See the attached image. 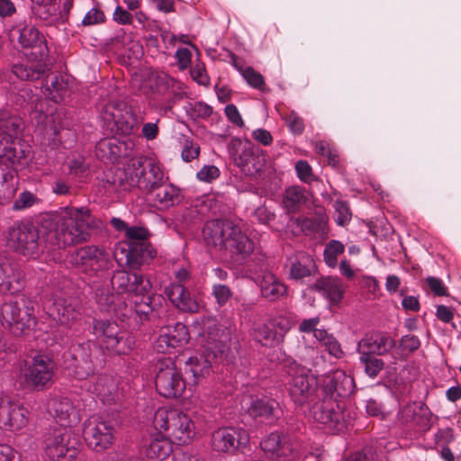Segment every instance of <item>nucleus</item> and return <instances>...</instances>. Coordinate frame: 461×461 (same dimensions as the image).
<instances>
[{
  "label": "nucleus",
  "instance_id": "obj_1",
  "mask_svg": "<svg viewBox=\"0 0 461 461\" xmlns=\"http://www.w3.org/2000/svg\"><path fill=\"white\" fill-rule=\"evenodd\" d=\"M40 227L42 240L50 249H65L90 239L94 216L86 206H65L41 215Z\"/></svg>",
  "mask_w": 461,
  "mask_h": 461
},
{
  "label": "nucleus",
  "instance_id": "obj_2",
  "mask_svg": "<svg viewBox=\"0 0 461 461\" xmlns=\"http://www.w3.org/2000/svg\"><path fill=\"white\" fill-rule=\"evenodd\" d=\"M101 312L113 315L133 330H139L145 322L164 325L168 305L161 294L149 292L136 294L130 303L118 295L102 291L96 295Z\"/></svg>",
  "mask_w": 461,
  "mask_h": 461
},
{
  "label": "nucleus",
  "instance_id": "obj_3",
  "mask_svg": "<svg viewBox=\"0 0 461 461\" xmlns=\"http://www.w3.org/2000/svg\"><path fill=\"white\" fill-rule=\"evenodd\" d=\"M22 119L6 109H0V204L8 203L17 187L15 166L23 165L28 152L21 138Z\"/></svg>",
  "mask_w": 461,
  "mask_h": 461
},
{
  "label": "nucleus",
  "instance_id": "obj_4",
  "mask_svg": "<svg viewBox=\"0 0 461 461\" xmlns=\"http://www.w3.org/2000/svg\"><path fill=\"white\" fill-rule=\"evenodd\" d=\"M10 36H16L23 49H30L25 63L12 66V72L21 80L34 81L40 79L50 69L49 47L44 35L39 29L26 21L16 23L10 31Z\"/></svg>",
  "mask_w": 461,
  "mask_h": 461
},
{
  "label": "nucleus",
  "instance_id": "obj_5",
  "mask_svg": "<svg viewBox=\"0 0 461 461\" xmlns=\"http://www.w3.org/2000/svg\"><path fill=\"white\" fill-rule=\"evenodd\" d=\"M0 323L15 337L30 335L38 324L33 301L25 295L4 300L0 305Z\"/></svg>",
  "mask_w": 461,
  "mask_h": 461
},
{
  "label": "nucleus",
  "instance_id": "obj_6",
  "mask_svg": "<svg viewBox=\"0 0 461 461\" xmlns=\"http://www.w3.org/2000/svg\"><path fill=\"white\" fill-rule=\"evenodd\" d=\"M100 117L105 131L123 137L133 133L137 122L132 105L122 99L107 102L101 110Z\"/></svg>",
  "mask_w": 461,
  "mask_h": 461
},
{
  "label": "nucleus",
  "instance_id": "obj_7",
  "mask_svg": "<svg viewBox=\"0 0 461 461\" xmlns=\"http://www.w3.org/2000/svg\"><path fill=\"white\" fill-rule=\"evenodd\" d=\"M152 423L157 430L169 431L181 444L188 443L195 434L190 417L171 405L159 407L155 411Z\"/></svg>",
  "mask_w": 461,
  "mask_h": 461
},
{
  "label": "nucleus",
  "instance_id": "obj_8",
  "mask_svg": "<svg viewBox=\"0 0 461 461\" xmlns=\"http://www.w3.org/2000/svg\"><path fill=\"white\" fill-rule=\"evenodd\" d=\"M92 330L97 340L112 354L128 355L134 348V337L122 330L116 321L94 318Z\"/></svg>",
  "mask_w": 461,
  "mask_h": 461
},
{
  "label": "nucleus",
  "instance_id": "obj_9",
  "mask_svg": "<svg viewBox=\"0 0 461 461\" xmlns=\"http://www.w3.org/2000/svg\"><path fill=\"white\" fill-rule=\"evenodd\" d=\"M286 384L294 403H306V400L317 388V378L311 369L289 358L284 362Z\"/></svg>",
  "mask_w": 461,
  "mask_h": 461
},
{
  "label": "nucleus",
  "instance_id": "obj_10",
  "mask_svg": "<svg viewBox=\"0 0 461 461\" xmlns=\"http://www.w3.org/2000/svg\"><path fill=\"white\" fill-rule=\"evenodd\" d=\"M121 174H129L131 185H137L149 195L165 181L160 166L145 156L131 158L127 170Z\"/></svg>",
  "mask_w": 461,
  "mask_h": 461
},
{
  "label": "nucleus",
  "instance_id": "obj_11",
  "mask_svg": "<svg viewBox=\"0 0 461 461\" xmlns=\"http://www.w3.org/2000/svg\"><path fill=\"white\" fill-rule=\"evenodd\" d=\"M42 307L50 319L68 328H71L81 317V307L77 300L66 296L60 290L46 294Z\"/></svg>",
  "mask_w": 461,
  "mask_h": 461
},
{
  "label": "nucleus",
  "instance_id": "obj_12",
  "mask_svg": "<svg viewBox=\"0 0 461 461\" xmlns=\"http://www.w3.org/2000/svg\"><path fill=\"white\" fill-rule=\"evenodd\" d=\"M265 454L275 461H303L306 455L297 441H293L290 436L283 432L275 431L260 442Z\"/></svg>",
  "mask_w": 461,
  "mask_h": 461
},
{
  "label": "nucleus",
  "instance_id": "obj_13",
  "mask_svg": "<svg viewBox=\"0 0 461 461\" xmlns=\"http://www.w3.org/2000/svg\"><path fill=\"white\" fill-rule=\"evenodd\" d=\"M155 386L157 392L165 398H177L181 396L186 380L176 368L175 361L170 357H163L157 363Z\"/></svg>",
  "mask_w": 461,
  "mask_h": 461
},
{
  "label": "nucleus",
  "instance_id": "obj_14",
  "mask_svg": "<svg viewBox=\"0 0 461 461\" xmlns=\"http://www.w3.org/2000/svg\"><path fill=\"white\" fill-rule=\"evenodd\" d=\"M46 456L52 461H72L77 455L71 434L62 427L50 428L43 435Z\"/></svg>",
  "mask_w": 461,
  "mask_h": 461
},
{
  "label": "nucleus",
  "instance_id": "obj_15",
  "mask_svg": "<svg viewBox=\"0 0 461 461\" xmlns=\"http://www.w3.org/2000/svg\"><path fill=\"white\" fill-rule=\"evenodd\" d=\"M95 345L87 340L72 344L66 356V368L77 380H85L95 374L93 349Z\"/></svg>",
  "mask_w": 461,
  "mask_h": 461
},
{
  "label": "nucleus",
  "instance_id": "obj_16",
  "mask_svg": "<svg viewBox=\"0 0 461 461\" xmlns=\"http://www.w3.org/2000/svg\"><path fill=\"white\" fill-rule=\"evenodd\" d=\"M40 231L32 221H16L9 229L8 242L17 252L24 256L38 253Z\"/></svg>",
  "mask_w": 461,
  "mask_h": 461
},
{
  "label": "nucleus",
  "instance_id": "obj_17",
  "mask_svg": "<svg viewBox=\"0 0 461 461\" xmlns=\"http://www.w3.org/2000/svg\"><path fill=\"white\" fill-rule=\"evenodd\" d=\"M83 435L88 447L96 452L109 448L114 442L113 426L99 416H92L85 422Z\"/></svg>",
  "mask_w": 461,
  "mask_h": 461
},
{
  "label": "nucleus",
  "instance_id": "obj_18",
  "mask_svg": "<svg viewBox=\"0 0 461 461\" xmlns=\"http://www.w3.org/2000/svg\"><path fill=\"white\" fill-rule=\"evenodd\" d=\"M249 442L248 431L242 428L222 427L211 435V446L219 453L233 455Z\"/></svg>",
  "mask_w": 461,
  "mask_h": 461
},
{
  "label": "nucleus",
  "instance_id": "obj_19",
  "mask_svg": "<svg viewBox=\"0 0 461 461\" xmlns=\"http://www.w3.org/2000/svg\"><path fill=\"white\" fill-rule=\"evenodd\" d=\"M310 414L315 421L323 424L332 432L342 431L351 421L346 405H312Z\"/></svg>",
  "mask_w": 461,
  "mask_h": 461
},
{
  "label": "nucleus",
  "instance_id": "obj_20",
  "mask_svg": "<svg viewBox=\"0 0 461 461\" xmlns=\"http://www.w3.org/2000/svg\"><path fill=\"white\" fill-rule=\"evenodd\" d=\"M116 255L122 256L120 259L124 258L130 269L140 270L142 266L149 264L155 258L157 251L150 241L119 242L116 246Z\"/></svg>",
  "mask_w": 461,
  "mask_h": 461
},
{
  "label": "nucleus",
  "instance_id": "obj_21",
  "mask_svg": "<svg viewBox=\"0 0 461 461\" xmlns=\"http://www.w3.org/2000/svg\"><path fill=\"white\" fill-rule=\"evenodd\" d=\"M75 262L80 271L89 276H98L111 264L105 250L96 246H85L77 249Z\"/></svg>",
  "mask_w": 461,
  "mask_h": 461
},
{
  "label": "nucleus",
  "instance_id": "obj_22",
  "mask_svg": "<svg viewBox=\"0 0 461 461\" xmlns=\"http://www.w3.org/2000/svg\"><path fill=\"white\" fill-rule=\"evenodd\" d=\"M111 285L115 295L136 294L149 292L152 284L148 276L141 273H131L126 270H117L111 277ZM114 294V293H113Z\"/></svg>",
  "mask_w": 461,
  "mask_h": 461
},
{
  "label": "nucleus",
  "instance_id": "obj_23",
  "mask_svg": "<svg viewBox=\"0 0 461 461\" xmlns=\"http://www.w3.org/2000/svg\"><path fill=\"white\" fill-rule=\"evenodd\" d=\"M32 13L46 23L68 22L74 0H31Z\"/></svg>",
  "mask_w": 461,
  "mask_h": 461
},
{
  "label": "nucleus",
  "instance_id": "obj_24",
  "mask_svg": "<svg viewBox=\"0 0 461 461\" xmlns=\"http://www.w3.org/2000/svg\"><path fill=\"white\" fill-rule=\"evenodd\" d=\"M55 364L48 355L37 354L25 369V381L36 390H42L54 375Z\"/></svg>",
  "mask_w": 461,
  "mask_h": 461
},
{
  "label": "nucleus",
  "instance_id": "obj_25",
  "mask_svg": "<svg viewBox=\"0 0 461 461\" xmlns=\"http://www.w3.org/2000/svg\"><path fill=\"white\" fill-rule=\"evenodd\" d=\"M254 241L241 229L234 224L233 229L227 236L223 250L229 254L230 259L235 265L244 264L246 259L254 251Z\"/></svg>",
  "mask_w": 461,
  "mask_h": 461
},
{
  "label": "nucleus",
  "instance_id": "obj_26",
  "mask_svg": "<svg viewBox=\"0 0 461 461\" xmlns=\"http://www.w3.org/2000/svg\"><path fill=\"white\" fill-rule=\"evenodd\" d=\"M354 386V379L351 376L347 375L343 371L335 372L323 385L322 402L341 403L345 402L353 393Z\"/></svg>",
  "mask_w": 461,
  "mask_h": 461
},
{
  "label": "nucleus",
  "instance_id": "obj_27",
  "mask_svg": "<svg viewBox=\"0 0 461 461\" xmlns=\"http://www.w3.org/2000/svg\"><path fill=\"white\" fill-rule=\"evenodd\" d=\"M233 226V221L226 219L206 221L202 229V236L205 245L222 251L227 241V236H229Z\"/></svg>",
  "mask_w": 461,
  "mask_h": 461
},
{
  "label": "nucleus",
  "instance_id": "obj_28",
  "mask_svg": "<svg viewBox=\"0 0 461 461\" xmlns=\"http://www.w3.org/2000/svg\"><path fill=\"white\" fill-rule=\"evenodd\" d=\"M329 221L324 212H316L312 217L290 216L286 227L294 236H310L323 231Z\"/></svg>",
  "mask_w": 461,
  "mask_h": 461
},
{
  "label": "nucleus",
  "instance_id": "obj_29",
  "mask_svg": "<svg viewBox=\"0 0 461 461\" xmlns=\"http://www.w3.org/2000/svg\"><path fill=\"white\" fill-rule=\"evenodd\" d=\"M396 342L386 332L366 333L357 344V351L375 356H384L391 352Z\"/></svg>",
  "mask_w": 461,
  "mask_h": 461
},
{
  "label": "nucleus",
  "instance_id": "obj_30",
  "mask_svg": "<svg viewBox=\"0 0 461 461\" xmlns=\"http://www.w3.org/2000/svg\"><path fill=\"white\" fill-rule=\"evenodd\" d=\"M165 294L172 304L184 312L195 313L200 310V304L185 285L169 284Z\"/></svg>",
  "mask_w": 461,
  "mask_h": 461
},
{
  "label": "nucleus",
  "instance_id": "obj_31",
  "mask_svg": "<svg viewBox=\"0 0 461 461\" xmlns=\"http://www.w3.org/2000/svg\"><path fill=\"white\" fill-rule=\"evenodd\" d=\"M133 146L134 143L130 140H122L118 138L112 137L101 140L96 145V149L98 152L102 153V158L115 162L121 158L131 157Z\"/></svg>",
  "mask_w": 461,
  "mask_h": 461
},
{
  "label": "nucleus",
  "instance_id": "obj_32",
  "mask_svg": "<svg viewBox=\"0 0 461 461\" xmlns=\"http://www.w3.org/2000/svg\"><path fill=\"white\" fill-rule=\"evenodd\" d=\"M309 290L321 294L333 306L339 305L344 297L341 281L337 277L321 276L309 285Z\"/></svg>",
  "mask_w": 461,
  "mask_h": 461
},
{
  "label": "nucleus",
  "instance_id": "obj_33",
  "mask_svg": "<svg viewBox=\"0 0 461 461\" xmlns=\"http://www.w3.org/2000/svg\"><path fill=\"white\" fill-rule=\"evenodd\" d=\"M405 422L418 427L420 431H427L434 422V416L428 405H403L399 411Z\"/></svg>",
  "mask_w": 461,
  "mask_h": 461
},
{
  "label": "nucleus",
  "instance_id": "obj_34",
  "mask_svg": "<svg viewBox=\"0 0 461 461\" xmlns=\"http://www.w3.org/2000/svg\"><path fill=\"white\" fill-rule=\"evenodd\" d=\"M185 379L195 385L212 372L211 360L203 354L191 356L185 363Z\"/></svg>",
  "mask_w": 461,
  "mask_h": 461
},
{
  "label": "nucleus",
  "instance_id": "obj_35",
  "mask_svg": "<svg viewBox=\"0 0 461 461\" xmlns=\"http://www.w3.org/2000/svg\"><path fill=\"white\" fill-rule=\"evenodd\" d=\"M150 196L158 209H168L179 204L183 199L182 191L166 180L153 192Z\"/></svg>",
  "mask_w": 461,
  "mask_h": 461
},
{
  "label": "nucleus",
  "instance_id": "obj_36",
  "mask_svg": "<svg viewBox=\"0 0 461 461\" xmlns=\"http://www.w3.org/2000/svg\"><path fill=\"white\" fill-rule=\"evenodd\" d=\"M308 200L307 191L304 187L292 185L285 190L282 197V206L289 217L294 216L302 211Z\"/></svg>",
  "mask_w": 461,
  "mask_h": 461
},
{
  "label": "nucleus",
  "instance_id": "obj_37",
  "mask_svg": "<svg viewBox=\"0 0 461 461\" xmlns=\"http://www.w3.org/2000/svg\"><path fill=\"white\" fill-rule=\"evenodd\" d=\"M173 77L168 75L157 76L152 86V93L162 96L165 100L164 105L161 107L165 112L171 111L176 104V99L180 100L183 98L181 93L176 92L172 89Z\"/></svg>",
  "mask_w": 461,
  "mask_h": 461
},
{
  "label": "nucleus",
  "instance_id": "obj_38",
  "mask_svg": "<svg viewBox=\"0 0 461 461\" xmlns=\"http://www.w3.org/2000/svg\"><path fill=\"white\" fill-rule=\"evenodd\" d=\"M317 270V266L310 256L290 258L288 278L303 285L306 283V278L314 276Z\"/></svg>",
  "mask_w": 461,
  "mask_h": 461
},
{
  "label": "nucleus",
  "instance_id": "obj_39",
  "mask_svg": "<svg viewBox=\"0 0 461 461\" xmlns=\"http://www.w3.org/2000/svg\"><path fill=\"white\" fill-rule=\"evenodd\" d=\"M3 423L11 430H18L28 422L29 411L24 405H0Z\"/></svg>",
  "mask_w": 461,
  "mask_h": 461
},
{
  "label": "nucleus",
  "instance_id": "obj_40",
  "mask_svg": "<svg viewBox=\"0 0 461 461\" xmlns=\"http://www.w3.org/2000/svg\"><path fill=\"white\" fill-rule=\"evenodd\" d=\"M261 295L269 302H276L286 295L287 286L272 273H264L260 280Z\"/></svg>",
  "mask_w": 461,
  "mask_h": 461
},
{
  "label": "nucleus",
  "instance_id": "obj_41",
  "mask_svg": "<svg viewBox=\"0 0 461 461\" xmlns=\"http://www.w3.org/2000/svg\"><path fill=\"white\" fill-rule=\"evenodd\" d=\"M48 413L59 426L68 429V426L80 421L78 411L74 405H48Z\"/></svg>",
  "mask_w": 461,
  "mask_h": 461
},
{
  "label": "nucleus",
  "instance_id": "obj_42",
  "mask_svg": "<svg viewBox=\"0 0 461 461\" xmlns=\"http://www.w3.org/2000/svg\"><path fill=\"white\" fill-rule=\"evenodd\" d=\"M69 86V80L61 75H55L49 80H46L43 86L44 95L51 101L59 104L63 101L67 95Z\"/></svg>",
  "mask_w": 461,
  "mask_h": 461
},
{
  "label": "nucleus",
  "instance_id": "obj_43",
  "mask_svg": "<svg viewBox=\"0 0 461 461\" xmlns=\"http://www.w3.org/2000/svg\"><path fill=\"white\" fill-rule=\"evenodd\" d=\"M173 452V443L167 437L158 435L147 447L145 453L148 458L164 460Z\"/></svg>",
  "mask_w": 461,
  "mask_h": 461
},
{
  "label": "nucleus",
  "instance_id": "obj_44",
  "mask_svg": "<svg viewBox=\"0 0 461 461\" xmlns=\"http://www.w3.org/2000/svg\"><path fill=\"white\" fill-rule=\"evenodd\" d=\"M253 338L256 342L267 348L276 347L283 341L280 333H277L268 321L253 329Z\"/></svg>",
  "mask_w": 461,
  "mask_h": 461
},
{
  "label": "nucleus",
  "instance_id": "obj_45",
  "mask_svg": "<svg viewBox=\"0 0 461 461\" xmlns=\"http://www.w3.org/2000/svg\"><path fill=\"white\" fill-rule=\"evenodd\" d=\"M190 335L186 325L182 322H176L172 327H167V332L160 335L159 339L165 342L168 347L177 348L186 344L189 341Z\"/></svg>",
  "mask_w": 461,
  "mask_h": 461
},
{
  "label": "nucleus",
  "instance_id": "obj_46",
  "mask_svg": "<svg viewBox=\"0 0 461 461\" xmlns=\"http://www.w3.org/2000/svg\"><path fill=\"white\" fill-rule=\"evenodd\" d=\"M235 164L247 176H253L262 170L263 164L260 158L255 155L251 149H245L234 158Z\"/></svg>",
  "mask_w": 461,
  "mask_h": 461
},
{
  "label": "nucleus",
  "instance_id": "obj_47",
  "mask_svg": "<svg viewBox=\"0 0 461 461\" xmlns=\"http://www.w3.org/2000/svg\"><path fill=\"white\" fill-rule=\"evenodd\" d=\"M221 204L214 194H206L195 198L192 203L194 211L201 215L212 213L217 215L221 212Z\"/></svg>",
  "mask_w": 461,
  "mask_h": 461
},
{
  "label": "nucleus",
  "instance_id": "obj_48",
  "mask_svg": "<svg viewBox=\"0 0 461 461\" xmlns=\"http://www.w3.org/2000/svg\"><path fill=\"white\" fill-rule=\"evenodd\" d=\"M186 116L194 122L199 120L208 119L213 113L212 106L209 105L203 101H195L194 103H187L185 105Z\"/></svg>",
  "mask_w": 461,
  "mask_h": 461
},
{
  "label": "nucleus",
  "instance_id": "obj_49",
  "mask_svg": "<svg viewBox=\"0 0 461 461\" xmlns=\"http://www.w3.org/2000/svg\"><path fill=\"white\" fill-rule=\"evenodd\" d=\"M68 175L76 181L84 182L90 175V167L84 156L70 158L68 162Z\"/></svg>",
  "mask_w": 461,
  "mask_h": 461
},
{
  "label": "nucleus",
  "instance_id": "obj_50",
  "mask_svg": "<svg viewBox=\"0 0 461 461\" xmlns=\"http://www.w3.org/2000/svg\"><path fill=\"white\" fill-rule=\"evenodd\" d=\"M359 353V361L363 366L365 373L371 378H375L384 367V362L379 356Z\"/></svg>",
  "mask_w": 461,
  "mask_h": 461
},
{
  "label": "nucleus",
  "instance_id": "obj_51",
  "mask_svg": "<svg viewBox=\"0 0 461 461\" xmlns=\"http://www.w3.org/2000/svg\"><path fill=\"white\" fill-rule=\"evenodd\" d=\"M345 251L344 244L337 240H330L323 251V259L330 267H335L338 265V257Z\"/></svg>",
  "mask_w": 461,
  "mask_h": 461
},
{
  "label": "nucleus",
  "instance_id": "obj_52",
  "mask_svg": "<svg viewBox=\"0 0 461 461\" xmlns=\"http://www.w3.org/2000/svg\"><path fill=\"white\" fill-rule=\"evenodd\" d=\"M241 74L248 85L252 88L262 93L269 92V88L266 85L264 77L252 67H247Z\"/></svg>",
  "mask_w": 461,
  "mask_h": 461
},
{
  "label": "nucleus",
  "instance_id": "obj_53",
  "mask_svg": "<svg viewBox=\"0 0 461 461\" xmlns=\"http://www.w3.org/2000/svg\"><path fill=\"white\" fill-rule=\"evenodd\" d=\"M106 22V16L99 2H95L94 6L86 12L81 24L84 27L103 24Z\"/></svg>",
  "mask_w": 461,
  "mask_h": 461
},
{
  "label": "nucleus",
  "instance_id": "obj_54",
  "mask_svg": "<svg viewBox=\"0 0 461 461\" xmlns=\"http://www.w3.org/2000/svg\"><path fill=\"white\" fill-rule=\"evenodd\" d=\"M123 179L122 176H118L112 170L104 172V176L101 179L100 185L104 189L105 194H113L119 191L122 185Z\"/></svg>",
  "mask_w": 461,
  "mask_h": 461
},
{
  "label": "nucleus",
  "instance_id": "obj_55",
  "mask_svg": "<svg viewBox=\"0 0 461 461\" xmlns=\"http://www.w3.org/2000/svg\"><path fill=\"white\" fill-rule=\"evenodd\" d=\"M247 411L250 417L261 422H272L274 420L272 405H249Z\"/></svg>",
  "mask_w": 461,
  "mask_h": 461
},
{
  "label": "nucleus",
  "instance_id": "obj_56",
  "mask_svg": "<svg viewBox=\"0 0 461 461\" xmlns=\"http://www.w3.org/2000/svg\"><path fill=\"white\" fill-rule=\"evenodd\" d=\"M41 199L34 194L33 193L24 190L22 192L18 198L13 203L14 211H23L25 209H29L35 205L36 203H41Z\"/></svg>",
  "mask_w": 461,
  "mask_h": 461
},
{
  "label": "nucleus",
  "instance_id": "obj_57",
  "mask_svg": "<svg viewBox=\"0 0 461 461\" xmlns=\"http://www.w3.org/2000/svg\"><path fill=\"white\" fill-rule=\"evenodd\" d=\"M149 237H150V233L147 228L140 227V226H131V227L128 226L126 232H125V240H121L120 242L130 243L131 241H134V242L150 241Z\"/></svg>",
  "mask_w": 461,
  "mask_h": 461
},
{
  "label": "nucleus",
  "instance_id": "obj_58",
  "mask_svg": "<svg viewBox=\"0 0 461 461\" xmlns=\"http://www.w3.org/2000/svg\"><path fill=\"white\" fill-rule=\"evenodd\" d=\"M289 131L294 135H302L305 129L304 120L294 110L283 117Z\"/></svg>",
  "mask_w": 461,
  "mask_h": 461
},
{
  "label": "nucleus",
  "instance_id": "obj_59",
  "mask_svg": "<svg viewBox=\"0 0 461 461\" xmlns=\"http://www.w3.org/2000/svg\"><path fill=\"white\" fill-rule=\"evenodd\" d=\"M191 77L198 85L209 86L211 78L207 73L205 64L197 59L190 70Z\"/></svg>",
  "mask_w": 461,
  "mask_h": 461
},
{
  "label": "nucleus",
  "instance_id": "obj_60",
  "mask_svg": "<svg viewBox=\"0 0 461 461\" xmlns=\"http://www.w3.org/2000/svg\"><path fill=\"white\" fill-rule=\"evenodd\" d=\"M212 295L219 307H223L230 300L233 293L230 286L222 284H214L212 286Z\"/></svg>",
  "mask_w": 461,
  "mask_h": 461
},
{
  "label": "nucleus",
  "instance_id": "obj_61",
  "mask_svg": "<svg viewBox=\"0 0 461 461\" xmlns=\"http://www.w3.org/2000/svg\"><path fill=\"white\" fill-rule=\"evenodd\" d=\"M336 222L340 226H345L351 220L350 208L347 202L337 200L334 204Z\"/></svg>",
  "mask_w": 461,
  "mask_h": 461
},
{
  "label": "nucleus",
  "instance_id": "obj_62",
  "mask_svg": "<svg viewBox=\"0 0 461 461\" xmlns=\"http://www.w3.org/2000/svg\"><path fill=\"white\" fill-rule=\"evenodd\" d=\"M295 171L298 178L304 183L311 184L316 179L307 160H298L295 163Z\"/></svg>",
  "mask_w": 461,
  "mask_h": 461
},
{
  "label": "nucleus",
  "instance_id": "obj_63",
  "mask_svg": "<svg viewBox=\"0 0 461 461\" xmlns=\"http://www.w3.org/2000/svg\"><path fill=\"white\" fill-rule=\"evenodd\" d=\"M200 154V147L197 143L190 138L185 140L184 148L181 152V157L184 161L191 162L196 158Z\"/></svg>",
  "mask_w": 461,
  "mask_h": 461
},
{
  "label": "nucleus",
  "instance_id": "obj_64",
  "mask_svg": "<svg viewBox=\"0 0 461 461\" xmlns=\"http://www.w3.org/2000/svg\"><path fill=\"white\" fill-rule=\"evenodd\" d=\"M271 326L280 333L282 340L284 339L285 334L291 329L292 322L290 318L278 315L268 320Z\"/></svg>",
  "mask_w": 461,
  "mask_h": 461
}]
</instances>
